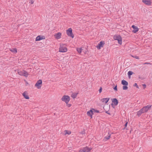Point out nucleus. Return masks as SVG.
Wrapping results in <instances>:
<instances>
[{
    "mask_svg": "<svg viewBox=\"0 0 152 152\" xmlns=\"http://www.w3.org/2000/svg\"><path fill=\"white\" fill-rule=\"evenodd\" d=\"M151 105H148L147 106L143 107L137 112V115L138 116H140L142 113L147 112L148 110L151 108Z\"/></svg>",
    "mask_w": 152,
    "mask_h": 152,
    "instance_id": "nucleus-1",
    "label": "nucleus"
},
{
    "mask_svg": "<svg viewBox=\"0 0 152 152\" xmlns=\"http://www.w3.org/2000/svg\"><path fill=\"white\" fill-rule=\"evenodd\" d=\"M113 39L115 40H117L118 44L121 45L122 43V37L119 34H116L114 36Z\"/></svg>",
    "mask_w": 152,
    "mask_h": 152,
    "instance_id": "nucleus-2",
    "label": "nucleus"
},
{
    "mask_svg": "<svg viewBox=\"0 0 152 152\" xmlns=\"http://www.w3.org/2000/svg\"><path fill=\"white\" fill-rule=\"evenodd\" d=\"M62 101L64 102L65 103H69L70 100V97L67 95H63L61 98Z\"/></svg>",
    "mask_w": 152,
    "mask_h": 152,
    "instance_id": "nucleus-3",
    "label": "nucleus"
},
{
    "mask_svg": "<svg viewBox=\"0 0 152 152\" xmlns=\"http://www.w3.org/2000/svg\"><path fill=\"white\" fill-rule=\"evenodd\" d=\"M42 85V82L41 80H39L37 81L35 84V87L38 89L41 88Z\"/></svg>",
    "mask_w": 152,
    "mask_h": 152,
    "instance_id": "nucleus-4",
    "label": "nucleus"
},
{
    "mask_svg": "<svg viewBox=\"0 0 152 152\" xmlns=\"http://www.w3.org/2000/svg\"><path fill=\"white\" fill-rule=\"evenodd\" d=\"M66 34L70 37H71L72 38H73L74 37V35L73 33L72 30L71 28H69L66 31Z\"/></svg>",
    "mask_w": 152,
    "mask_h": 152,
    "instance_id": "nucleus-5",
    "label": "nucleus"
},
{
    "mask_svg": "<svg viewBox=\"0 0 152 152\" xmlns=\"http://www.w3.org/2000/svg\"><path fill=\"white\" fill-rule=\"evenodd\" d=\"M95 112H98L99 111L97 110H96L94 109H92L87 112V115L88 116L90 117L91 118H92V115H93L94 113Z\"/></svg>",
    "mask_w": 152,
    "mask_h": 152,
    "instance_id": "nucleus-6",
    "label": "nucleus"
},
{
    "mask_svg": "<svg viewBox=\"0 0 152 152\" xmlns=\"http://www.w3.org/2000/svg\"><path fill=\"white\" fill-rule=\"evenodd\" d=\"M92 149L91 148L86 147L80 149L79 151V152H89L91 151Z\"/></svg>",
    "mask_w": 152,
    "mask_h": 152,
    "instance_id": "nucleus-7",
    "label": "nucleus"
},
{
    "mask_svg": "<svg viewBox=\"0 0 152 152\" xmlns=\"http://www.w3.org/2000/svg\"><path fill=\"white\" fill-rule=\"evenodd\" d=\"M142 2L145 5L151 6L152 4L151 0H142Z\"/></svg>",
    "mask_w": 152,
    "mask_h": 152,
    "instance_id": "nucleus-8",
    "label": "nucleus"
},
{
    "mask_svg": "<svg viewBox=\"0 0 152 152\" xmlns=\"http://www.w3.org/2000/svg\"><path fill=\"white\" fill-rule=\"evenodd\" d=\"M104 44L105 42L104 41H100L96 46V48L100 50L101 48H102L104 47Z\"/></svg>",
    "mask_w": 152,
    "mask_h": 152,
    "instance_id": "nucleus-9",
    "label": "nucleus"
},
{
    "mask_svg": "<svg viewBox=\"0 0 152 152\" xmlns=\"http://www.w3.org/2000/svg\"><path fill=\"white\" fill-rule=\"evenodd\" d=\"M67 51V48L62 45H61L59 48V51L60 52L64 53Z\"/></svg>",
    "mask_w": 152,
    "mask_h": 152,
    "instance_id": "nucleus-10",
    "label": "nucleus"
},
{
    "mask_svg": "<svg viewBox=\"0 0 152 152\" xmlns=\"http://www.w3.org/2000/svg\"><path fill=\"white\" fill-rule=\"evenodd\" d=\"M18 73L20 75L24 76L26 77H27L28 75V72L24 70L18 71Z\"/></svg>",
    "mask_w": 152,
    "mask_h": 152,
    "instance_id": "nucleus-11",
    "label": "nucleus"
},
{
    "mask_svg": "<svg viewBox=\"0 0 152 152\" xmlns=\"http://www.w3.org/2000/svg\"><path fill=\"white\" fill-rule=\"evenodd\" d=\"M55 38L56 39H59L61 38L62 33L58 32L55 34L54 36Z\"/></svg>",
    "mask_w": 152,
    "mask_h": 152,
    "instance_id": "nucleus-12",
    "label": "nucleus"
},
{
    "mask_svg": "<svg viewBox=\"0 0 152 152\" xmlns=\"http://www.w3.org/2000/svg\"><path fill=\"white\" fill-rule=\"evenodd\" d=\"M45 39V37L44 36L40 35L37 36L36 38L35 41H39L41 40Z\"/></svg>",
    "mask_w": 152,
    "mask_h": 152,
    "instance_id": "nucleus-13",
    "label": "nucleus"
},
{
    "mask_svg": "<svg viewBox=\"0 0 152 152\" xmlns=\"http://www.w3.org/2000/svg\"><path fill=\"white\" fill-rule=\"evenodd\" d=\"M22 94L25 99H29L30 97L28 95V93L27 91H25L22 93Z\"/></svg>",
    "mask_w": 152,
    "mask_h": 152,
    "instance_id": "nucleus-14",
    "label": "nucleus"
},
{
    "mask_svg": "<svg viewBox=\"0 0 152 152\" xmlns=\"http://www.w3.org/2000/svg\"><path fill=\"white\" fill-rule=\"evenodd\" d=\"M132 28L133 29L132 32L134 33H136L139 31V28L136 26L133 25L132 26Z\"/></svg>",
    "mask_w": 152,
    "mask_h": 152,
    "instance_id": "nucleus-15",
    "label": "nucleus"
},
{
    "mask_svg": "<svg viewBox=\"0 0 152 152\" xmlns=\"http://www.w3.org/2000/svg\"><path fill=\"white\" fill-rule=\"evenodd\" d=\"M112 105H114L115 106L117 105L118 103V101L116 98L113 99L112 100Z\"/></svg>",
    "mask_w": 152,
    "mask_h": 152,
    "instance_id": "nucleus-16",
    "label": "nucleus"
},
{
    "mask_svg": "<svg viewBox=\"0 0 152 152\" xmlns=\"http://www.w3.org/2000/svg\"><path fill=\"white\" fill-rule=\"evenodd\" d=\"M109 100V98H104L102 99L101 100L102 102L106 103H107Z\"/></svg>",
    "mask_w": 152,
    "mask_h": 152,
    "instance_id": "nucleus-17",
    "label": "nucleus"
},
{
    "mask_svg": "<svg viewBox=\"0 0 152 152\" xmlns=\"http://www.w3.org/2000/svg\"><path fill=\"white\" fill-rule=\"evenodd\" d=\"M76 50L78 53L79 54H80L82 52V51L83 50V48L82 47L77 48Z\"/></svg>",
    "mask_w": 152,
    "mask_h": 152,
    "instance_id": "nucleus-18",
    "label": "nucleus"
},
{
    "mask_svg": "<svg viewBox=\"0 0 152 152\" xmlns=\"http://www.w3.org/2000/svg\"><path fill=\"white\" fill-rule=\"evenodd\" d=\"M121 83L123 85L126 86H127L128 84V83L126 81L124 80H122Z\"/></svg>",
    "mask_w": 152,
    "mask_h": 152,
    "instance_id": "nucleus-19",
    "label": "nucleus"
},
{
    "mask_svg": "<svg viewBox=\"0 0 152 152\" xmlns=\"http://www.w3.org/2000/svg\"><path fill=\"white\" fill-rule=\"evenodd\" d=\"M10 51L14 53H16L17 52V49L16 48H14L12 49H10Z\"/></svg>",
    "mask_w": 152,
    "mask_h": 152,
    "instance_id": "nucleus-20",
    "label": "nucleus"
},
{
    "mask_svg": "<svg viewBox=\"0 0 152 152\" xmlns=\"http://www.w3.org/2000/svg\"><path fill=\"white\" fill-rule=\"evenodd\" d=\"M77 94H78V93H73L72 94V95H71V97L72 98L75 99L76 97Z\"/></svg>",
    "mask_w": 152,
    "mask_h": 152,
    "instance_id": "nucleus-21",
    "label": "nucleus"
},
{
    "mask_svg": "<svg viewBox=\"0 0 152 152\" xmlns=\"http://www.w3.org/2000/svg\"><path fill=\"white\" fill-rule=\"evenodd\" d=\"M64 132L65 133V135H66L67 134L69 135L71 133V132L70 131H68L67 130H65L64 131Z\"/></svg>",
    "mask_w": 152,
    "mask_h": 152,
    "instance_id": "nucleus-22",
    "label": "nucleus"
},
{
    "mask_svg": "<svg viewBox=\"0 0 152 152\" xmlns=\"http://www.w3.org/2000/svg\"><path fill=\"white\" fill-rule=\"evenodd\" d=\"M128 87L127 86H124L123 87V89L124 90H126L128 89Z\"/></svg>",
    "mask_w": 152,
    "mask_h": 152,
    "instance_id": "nucleus-23",
    "label": "nucleus"
},
{
    "mask_svg": "<svg viewBox=\"0 0 152 152\" xmlns=\"http://www.w3.org/2000/svg\"><path fill=\"white\" fill-rule=\"evenodd\" d=\"M110 137V135H109L107 137H105V139L106 140H109Z\"/></svg>",
    "mask_w": 152,
    "mask_h": 152,
    "instance_id": "nucleus-24",
    "label": "nucleus"
},
{
    "mask_svg": "<svg viewBox=\"0 0 152 152\" xmlns=\"http://www.w3.org/2000/svg\"><path fill=\"white\" fill-rule=\"evenodd\" d=\"M128 75L129 76H130V75H132L133 74V72H132V71H129L128 72Z\"/></svg>",
    "mask_w": 152,
    "mask_h": 152,
    "instance_id": "nucleus-25",
    "label": "nucleus"
},
{
    "mask_svg": "<svg viewBox=\"0 0 152 152\" xmlns=\"http://www.w3.org/2000/svg\"><path fill=\"white\" fill-rule=\"evenodd\" d=\"M132 57H133V58H134L137 59H139V56H132Z\"/></svg>",
    "mask_w": 152,
    "mask_h": 152,
    "instance_id": "nucleus-26",
    "label": "nucleus"
},
{
    "mask_svg": "<svg viewBox=\"0 0 152 152\" xmlns=\"http://www.w3.org/2000/svg\"><path fill=\"white\" fill-rule=\"evenodd\" d=\"M67 107H70L71 106L72 104H69V103H66Z\"/></svg>",
    "mask_w": 152,
    "mask_h": 152,
    "instance_id": "nucleus-27",
    "label": "nucleus"
},
{
    "mask_svg": "<svg viewBox=\"0 0 152 152\" xmlns=\"http://www.w3.org/2000/svg\"><path fill=\"white\" fill-rule=\"evenodd\" d=\"M116 91H118L117 88V85L115 86V87L113 88Z\"/></svg>",
    "mask_w": 152,
    "mask_h": 152,
    "instance_id": "nucleus-28",
    "label": "nucleus"
},
{
    "mask_svg": "<svg viewBox=\"0 0 152 152\" xmlns=\"http://www.w3.org/2000/svg\"><path fill=\"white\" fill-rule=\"evenodd\" d=\"M134 86H135L137 88H138V86L137 85V84L136 83H134Z\"/></svg>",
    "mask_w": 152,
    "mask_h": 152,
    "instance_id": "nucleus-29",
    "label": "nucleus"
},
{
    "mask_svg": "<svg viewBox=\"0 0 152 152\" xmlns=\"http://www.w3.org/2000/svg\"><path fill=\"white\" fill-rule=\"evenodd\" d=\"M34 1L33 0H30V3H31V4H33L34 3Z\"/></svg>",
    "mask_w": 152,
    "mask_h": 152,
    "instance_id": "nucleus-30",
    "label": "nucleus"
},
{
    "mask_svg": "<svg viewBox=\"0 0 152 152\" xmlns=\"http://www.w3.org/2000/svg\"><path fill=\"white\" fill-rule=\"evenodd\" d=\"M127 124H128V122H126L125 125V128H124V129H125V128L127 126Z\"/></svg>",
    "mask_w": 152,
    "mask_h": 152,
    "instance_id": "nucleus-31",
    "label": "nucleus"
},
{
    "mask_svg": "<svg viewBox=\"0 0 152 152\" xmlns=\"http://www.w3.org/2000/svg\"><path fill=\"white\" fill-rule=\"evenodd\" d=\"M99 92L101 93L102 91V88H100V89H99Z\"/></svg>",
    "mask_w": 152,
    "mask_h": 152,
    "instance_id": "nucleus-32",
    "label": "nucleus"
},
{
    "mask_svg": "<svg viewBox=\"0 0 152 152\" xmlns=\"http://www.w3.org/2000/svg\"><path fill=\"white\" fill-rule=\"evenodd\" d=\"M144 87V88H145L146 87V86L145 84H143L142 85Z\"/></svg>",
    "mask_w": 152,
    "mask_h": 152,
    "instance_id": "nucleus-33",
    "label": "nucleus"
},
{
    "mask_svg": "<svg viewBox=\"0 0 152 152\" xmlns=\"http://www.w3.org/2000/svg\"><path fill=\"white\" fill-rule=\"evenodd\" d=\"M106 113L109 115H110V113H109L108 111H106Z\"/></svg>",
    "mask_w": 152,
    "mask_h": 152,
    "instance_id": "nucleus-34",
    "label": "nucleus"
}]
</instances>
